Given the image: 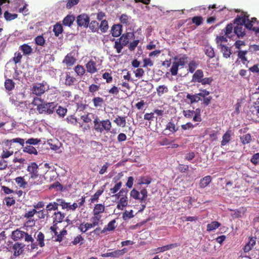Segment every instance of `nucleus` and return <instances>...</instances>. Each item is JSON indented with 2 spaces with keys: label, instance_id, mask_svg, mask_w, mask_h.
<instances>
[{
  "label": "nucleus",
  "instance_id": "6e6d98bb",
  "mask_svg": "<svg viewBox=\"0 0 259 259\" xmlns=\"http://www.w3.org/2000/svg\"><path fill=\"white\" fill-rule=\"evenodd\" d=\"M57 178L56 173L53 171H50L47 173L46 177L45 179L51 182L54 180H55Z\"/></svg>",
  "mask_w": 259,
  "mask_h": 259
},
{
  "label": "nucleus",
  "instance_id": "dca6fc26",
  "mask_svg": "<svg viewBox=\"0 0 259 259\" xmlns=\"http://www.w3.org/2000/svg\"><path fill=\"white\" fill-rule=\"evenodd\" d=\"M115 219H113L112 221H110L108 223L106 227H105L103 230H102L101 233L102 234H105L108 231L110 232L114 231L116 227V225H115Z\"/></svg>",
  "mask_w": 259,
  "mask_h": 259
},
{
  "label": "nucleus",
  "instance_id": "69168bd1",
  "mask_svg": "<svg viewBox=\"0 0 259 259\" xmlns=\"http://www.w3.org/2000/svg\"><path fill=\"white\" fill-rule=\"evenodd\" d=\"M99 27L100 28V29L102 32H106L108 29V24L107 21L105 20L101 21Z\"/></svg>",
  "mask_w": 259,
  "mask_h": 259
},
{
  "label": "nucleus",
  "instance_id": "7ed1b4c3",
  "mask_svg": "<svg viewBox=\"0 0 259 259\" xmlns=\"http://www.w3.org/2000/svg\"><path fill=\"white\" fill-rule=\"evenodd\" d=\"M135 36L133 32H129L123 34L115 41L114 48L117 53H120L123 47L128 44L130 40Z\"/></svg>",
  "mask_w": 259,
  "mask_h": 259
},
{
  "label": "nucleus",
  "instance_id": "c756f323",
  "mask_svg": "<svg viewBox=\"0 0 259 259\" xmlns=\"http://www.w3.org/2000/svg\"><path fill=\"white\" fill-rule=\"evenodd\" d=\"M186 98L190 100V103L191 104L197 103L201 100V98L199 97L198 94H195L194 95L188 94L186 96Z\"/></svg>",
  "mask_w": 259,
  "mask_h": 259
},
{
  "label": "nucleus",
  "instance_id": "a878e982",
  "mask_svg": "<svg viewBox=\"0 0 259 259\" xmlns=\"http://www.w3.org/2000/svg\"><path fill=\"white\" fill-rule=\"evenodd\" d=\"M102 215H96L93 214V216L91 218V224L94 227L98 226L100 223L102 224Z\"/></svg>",
  "mask_w": 259,
  "mask_h": 259
},
{
  "label": "nucleus",
  "instance_id": "4c0bfd02",
  "mask_svg": "<svg viewBox=\"0 0 259 259\" xmlns=\"http://www.w3.org/2000/svg\"><path fill=\"white\" fill-rule=\"evenodd\" d=\"M93 102L95 107H100L104 103V100L102 98L100 97H95L93 98Z\"/></svg>",
  "mask_w": 259,
  "mask_h": 259
},
{
  "label": "nucleus",
  "instance_id": "13d9d810",
  "mask_svg": "<svg viewBox=\"0 0 259 259\" xmlns=\"http://www.w3.org/2000/svg\"><path fill=\"white\" fill-rule=\"evenodd\" d=\"M179 67V65L177 64L176 61L172 63L171 67L170 69V71L172 75L175 76L178 74Z\"/></svg>",
  "mask_w": 259,
  "mask_h": 259
},
{
  "label": "nucleus",
  "instance_id": "8fccbe9b",
  "mask_svg": "<svg viewBox=\"0 0 259 259\" xmlns=\"http://www.w3.org/2000/svg\"><path fill=\"white\" fill-rule=\"evenodd\" d=\"M203 19L201 16H194L192 18V22L197 26L201 25L203 23Z\"/></svg>",
  "mask_w": 259,
  "mask_h": 259
},
{
  "label": "nucleus",
  "instance_id": "864d4df0",
  "mask_svg": "<svg viewBox=\"0 0 259 259\" xmlns=\"http://www.w3.org/2000/svg\"><path fill=\"white\" fill-rule=\"evenodd\" d=\"M67 110L66 108L59 106L56 110L57 114L61 117H64L67 113Z\"/></svg>",
  "mask_w": 259,
  "mask_h": 259
},
{
  "label": "nucleus",
  "instance_id": "c85d7f7f",
  "mask_svg": "<svg viewBox=\"0 0 259 259\" xmlns=\"http://www.w3.org/2000/svg\"><path fill=\"white\" fill-rule=\"evenodd\" d=\"M75 20V17L72 15H68L63 20V24L65 26H70Z\"/></svg>",
  "mask_w": 259,
  "mask_h": 259
},
{
  "label": "nucleus",
  "instance_id": "f704fd0d",
  "mask_svg": "<svg viewBox=\"0 0 259 259\" xmlns=\"http://www.w3.org/2000/svg\"><path fill=\"white\" fill-rule=\"evenodd\" d=\"M203 72L200 70L198 69L194 73L193 75V80L195 81L198 82L203 78Z\"/></svg>",
  "mask_w": 259,
  "mask_h": 259
},
{
  "label": "nucleus",
  "instance_id": "09e8293b",
  "mask_svg": "<svg viewBox=\"0 0 259 259\" xmlns=\"http://www.w3.org/2000/svg\"><path fill=\"white\" fill-rule=\"evenodd\" d=\"M74 71L77 73V74L79 76L83 75L85 72L83 66L80 65H77L76 66H75Z\"/></svg>",
  "mask_w": 259,
  "mask_h": 259
},
{
  "label": "nucleus",
  "instance_id": "393cba45",
  "mask_svg": "<svg viewBox=\"0 0 259 259\" xmlns=\"http://www.w3.org/2000/svg\"><path fill=\"white\" fill-rule=\"evenodd\" d=\"M255 244V239L253 238H250L249 241L243 247V250L245 252H248L253 247Z\"/></svg>",
  "mask_w": 259,
  "mask_h": 259
},
{
  "label": "nucleus",
  "instance_id": "5701e85b",
  "mask_svg": "<svg viewBox=\"0 0 259 259\" xmlns=\"http://www.w3.org/2000/svg\"><path fill=\"white\" fill-rule=\"evenodd\" d=\"M114 122L118 126L124 127L126 125V117L117 116L114 120Z\"/></svg>",
  "mask_w": 259,
  "mask_h": 259
},
{
  "label": "nucleus",
  "instance_id": "2f4dec72",
  "mask_svg": "<svg viewBox=\"0 0 259 259\" xmlns=\"http://www.w3.org/2000/svg\"><path fill=\"white\" fill-rule=\"evenodd\" d=\"M105 187V185H104L102 187V189L98 190L95 194L91 198V202L93 203L95 202H97L98 201L99 198L100 196L102 195L104 190V188Z\"/></svg>",
  "mask_w": 259,
  "mask_h": 259
},
{
  "label": "nucleus",
  "instance_id": "6e6552de",
  "mask_svg": "<svg viewBox=\"0 0 259 259\" xmlns=\"http://www.w3.org/2000/svg\"><path fill=\"white\" fill-rule=\"evenodd\" d=\"M31 91L33 94L40 96L46 91L45 85L42 83H35L32 87Z\"/></svg>",
  "mask_w": 259,
  "mask_h": 259
},
{
  "label": "nucleus",
  "instance_id": "2eb2a0df",
  "mask_svg": "<svg viewBox=\"0 0 259 259\" xmlns=\"http://www.w3.org/2000/svg\"><path fill=\"white\" fill-rule=\"evenodd\" d=\"M179 245V244L176 243H172L170 244L167 245L163 246L162 247H159L155 249H154V251L155 253H159V252H162L166 250H170L173 248L177 247Z\"/></svg>",
  "mask_w": 259,
  "mask_h": 259
},
{
  "label": "nucleus",
  "instance_id": "b1692460",
  "mask_svg": "<svg viewBox=\"0 0 259 259\" xmlns=\"http://www.w3.org/2000/svg\"><path fill=\"white\" fill-rule=\"evenodd\" d=\"M65 217L64 214L60 211L55 212L54 214L53 223L57 224L61 223Z\"/></svg>",
  "mask_w": 259,
  "mask_h": 259
},
{
  "label": "nucleus",
  "instance_id": "774afa93",
  "mask_svg": "<svg viewBox=\"0 0 259 259\" xmlns=\"http://www.w3.org/2000/svg\"><path fill=\"white\" fill-rule=\"evenodd\" d=\"M166 129L168 130L172 133H175L178 131V128H176L173 122H169L167 125Z\"/></svg>",
  "mask_w": 259,
  "mask_h": 259
},
{
  "label": "nucleus",
  "instance_id": "9d476101",
  "mask_svg": "<svg viewBox=\"0 0 259 259\" xmlns=\"http://www.w3.org/2000/svg\"><path fill=\"white\" fill-rule=\"evenodd\" d=\"M90 18L86 14H81L77 17V23L79 26L87 27L89 26Z\"/></svg>",
  "mask_w": 259,
  "mask_h": 259
},
{
  "label": "nucleus",
  "instance_id": "ea45409f",
  "mask_svg": "<svg viewBox=\"0 0 259 259\" xmlns=\"http://www.w3.org/2000/svg\"><path fill=\"white\" fill-rule=\"evenodd\" d=\"M4 17L7 21H10L17 18L18 15L17 14H11L6 11L4 14Z\"/></svg>",
  "mask_w": 259,
  "mask_h": 259
},
{
  "label": "nucleus",
  "instance_id": "4468645a",
  "mask_svg": "<svg viewBox=\"0 0 259 259\" xmlns=\"http://www.w3.org/2000/svg\"><path fill=\"white\" fill-rule=\"evenodd\" d=\"M36 235V240L37 242H36L37 244V248H38V246H39L40 247H43L45 245V235L41 232L37 231L35 233V236Z\"/></svg>",
  "mask_w": 259,
  "mask_h": 259
},
{
  "label": "nucleus",
  "instance_id": "a211bd4d",
  "mask_svg": "<svg viewBox=\"0 0 259 259\" xmlns=\"http://www.w3.org/2000/svg\"><path fill=\"white\" fill-rule=\"evenodd\" d=\"M111 34L113 37H118L121 34L122 28L120 24L113 25L111 28Z\"/></svg>",
  "mask_w": 259,
  "mask_h": 259
},
{
  "label": "nucleus",
  "instance_id": "bb28decb",
  "mask_svg": "<svg viewBox=\"0 0 259 259\" xmlns=\"http://www.w3.org/2000/svg\"><path fill=\"white\" fill-rule=\"evenodd\" d=\"M92 228L94 227L91 223H82L78 227V229L81 232L84 233Z\"/></svg>",
  "mask_w": 259,
  "mask_h": 259
},
{
  "label": "nucleus",
  "instance_id": "603ef678",
  "mask_svg": "<svg viewBox=\"0 0 259 259\" xmlns=\"http://www.w3.org/2000/svg\"><path fill=\"white\" fill-rule=\"evenodd\" d=\"M198 64L195 61L192 60L188 64L189 71L190 73H193L197 67L198 66Z\"/></svg>",
  "mask_w": 259,
  "mask_h": 259
},
{
  "label": "nucleus",
  "instance_id": "c03bdc74",
  "mask_svg": "<svg viewBox=\"0 0 259 259\" xmlns=\"http://www.w3.org/2000/svg\"><path fill=\"white\" fill-rule=\"evenodd\" d=\"M53 31L56 36H58L63 31V27L60 24L57 23L54 26Z\"/></svg>",
  "mask_w": 259,
  "mask_h": 259
},
{
  "label": "nucleus",
  "instance_id": "79ce46f5",
  "mask_svg": "<svg viewBox=\"0 0 259 259\" xmlns=\"http://www.w3.org/2000/svg\"><path fill=\"white\" fill-rule=\"evenodd\" d=\"M205 54L209 58H212L214 57L213 49L210 46H205L204 48Z\"/></svg>",
  "mask_w": 259,
  "mask_h": 259
},
{
  "label": "nucleus",
  "instance_id": "6ab92c4d",
  "mask_svg": "<svg viewBox=\"0 0 259 259\" xmlns=\"http://www.w3.org/2000/svg\"><path fill=\"white\" fill-rule=\"evenodd\" d=\"M212 179L210 176H205L200 179L199 186L200 188H204L211 182Z\"/></svg>",
  "mask_w": 259,
  "mask_h": 259
},
{
  "label": "nucleus",
  "instance_id": "f257e3e1",
  "mask_svg": "<svg viewBox=\"0 0 259 259\" xmlns=\"http://www.w3.org/2000/svg\"><path fill=\"white\" fill-rule=\"evenodd\" d=\"M24 238V240L26 242L31 243V249L32 250L37 248V244L34 242V239L31 235L28 234L27 232H25L19 229L13 231L12 233V239L14 241H18Z\"/></svg>",
  "mask_w": 259,
  "mask_h": 259
},
{
  "label": "nucleus",
  "instance_id": "4d7b16f0",
  "mask_svg": "<svg viewBox=\"0 0 259 259\" xmlns=\"http://www.w3.org/2000/svg\"><path fill=\"white\" fill-rule=\"evenodd\" d=\"M35 42L37 45L44 46L46 40L42 35H38L35 37Z\"/></svg>",
  "mask_w": 259,
  "mask_h": 259
},
{
  "label": "nucleus",
  "instance_id": "4be33fe9",
  "mask_svg": "<svg viewBox=\"0 0 259 259\" xmlns=\"http://www.w3.org/2000/svg\"><path fill=\"white\" fill-rule=\"evenodd\" d=\"M20 49L22 52L23 55L25 56L29 55L32 52V48L27 44H24L20 46Z\"/></svg>",
  "mask_w": 259,
  "mask_h": 259
},
{
  "label": "nucleus",
  "instance_id": "412c9836",
  "mask_svg": "<svg viewBox=\"0 0 259 259\" xmlns=\"http://www.w3.org/2000/svg\"><path fill=\"white\" fill-rule=\"evenodd\" d=\"M75 62L76 59L70 54H68L63 61V63L67 66H72Z\"/></svg>",
  "mask_w": 259,
  "mask_h": 259
},
{
  "label": "nucleus",
  "instance_id": "0eeeda50",
  "mask_svg": "<svg viewBox=\"0 0 259 259\" xmlns=\"http://www.w3.org/2000/svg\"><path fill=\"white\" fill-rule=\"evenodd\" d=\"M216 42L218 47L221 49L224 57H227V46L224 43L227 42V36H220L216 38Z\"/></svg>",
  "mask_w": 259,
  "mask_h": 259
},
{
  "label": "nucleus",
  "instance_id": "f8f14e48",
  "mask_svg": "<svg viewBox=\"0 0 259 259\" xmlns=\"http://www.w3.org/2000/svg\"><path fill=\"white\" fill-rule=\"evenodd\" d=\"M85 67L88 72L94 74L98 71L96 63L93 60H90L86 64Z\"/></svg>",
  "mask_w": 259,
  "mask_h": 259
},
{
  "label": "nucleus",
  "instance_id": "c9c22d12",
  "mask_svg": "<svg viewBox=\"0 0 259 259\" xmlns=\"http://www.w3.org/2000/svg\"><path fill=\"white\" fill-rule=\"evenodd\" d=\"M5 87L7 91H11L15 87V82L11 79H7L5 81Z\"/></svg>",
  "mask_w": 259,
  "mask_h": 259
},
{
  "label": "nucleus",
  "instance_id": "7c9ffc66",
  "mask_svg": "<svg viewBox=\"0 0 259 259\" xmlns=\"http://www.w3.org/2000/svg\"><path fill=\"white\" fill-rule=\"evenodd\" d=\"M246 20H247V16L245 15H242L241 16L235 19L234 24L236 25H243V26H244Z\"/></svg>",
  "mask_w": 259,
  "mask_h": 259
},
{
  "label": "nucleus",
  "instance_id": "49530a36",
  "mask_svg": "<svg viewBox=\"0 0 259 259\" xmlns=\"http://www.w3.org/2000/svg\"><path fill=\"white\" fill-rule=\"evenodd\" d=\"M122 182L120 181L117 183L113 188L110 189V192L112 194L116 193L118 191L120 190Z\"/></svg>",
  "mask_w": 259,
  "mask_h": 259
},
{
  "label": "nucleus",
  "instance_id": "aec40b11",
  "mask_svg": "<svg viewBox=\"0 0 259 259\" xmlns=\"http://www.w3.org/2000/svg\"><path fill=\"white\" fill-rule=\"evenodd\" d=\"M105 207L104 204H97L95 205L93 210V214L102 215L101 214L105 211Z\"/></svg>",
  "mask_w": 259,
  "mask_h": 259
},
{
  "label": "nucleus",
  "instance_id": "58836bf2",
  "mask_svg": "<svg viewBox=\"0 0 259 259\" xmlns=\"http://www.w3.org/2000/svg\"><path fill=\"white\" fill-rule=\"evenodd\" d=\"M152 182V179L149 177H141L138 180V184L141 185H149Z\"/></svg>",
  "mask_w": 259,
  "mask_h": 259
},
{
  "label": "nucleus",
  "instance_id": "1a4fd4ad",
  "mask_svg": "<svg viewBox=\"0 0 259 259\" xmlns=\"http://www.w3.org/2000/svg\"><path fill=\"white\" fill-rule=\"evenodd\" d=\"M126 252V249L124 248L121 250H116L112 252L102 254L101 256L103 257L111 256L112 257L118 258L121 256H122Z\"/></svg>",
  "mask_w": 259,
  "mask_h": 259
},
{
  "label": "nucleus",
  "instance_id": "423d86ee",
  "mask_svg": "<svg viewBox=\"0 0 259 259\" xmlns=\"http://www.w3.org/2000/svg\"><path fill=\"white\" fill-rule=\"evenodd\" d=\"M45 177L39 174L35 177L29 178V184L30 188H37L44 183Z\"/></svg>",
  "mask_w": 259,
  "mask_h": 259
},
{
  "label": "nucleus",
  "instance_id": "f3484780",
  "mask_svg": "<svg viewBox=\"0 0 259 259\" xmlns=\"http://www.w3.org/2000/svg\"><path fill=\"white\" fill-rule=\"evenodd\" d=\"M24 245L21 243L17 242L13 246V250L14 252V255L19 256L23 251V248Z\"/></svg>",
  "mask_w": 259,
  "mask_h": 259
},
{
  "label": "nucleus",
  "instance_id": "cd10ccee",
  "mask_svg": "<svg viewBox=\"0 0 259 259\" xmlns=\"http://www.w3.org/2000/svg\"><path fill=\"white\" fill-rule=\"evenodd\" d=\"M15 182L20 188H25L27 185V182L23 177H18L15 179Z\"/></svg>",
  "mask_w": 259,
  "mask_h": 259
},
{
  "label": "nucleus",
  "instance_id": "a19ab883",
  "mask_svg": "<svg viewBox=\"0 0 259 259\" xmlns=\"http://www.w3.org/2000/svg\"><path fill=\"white\" fill-rule=\"evenodd\" d=\"M23 151L26 153H28L30 154H37V150L32 146L29 145L24 147Z\"/></svg>",
  "mask_w": 259,
  "mask_h": 259
},
{
  "label": "nucleus",
  "instance_id": "9b49d317",
  "mask_svg": "<svg viewBox=\"0 0 259 259\" xmlns=\"http://www.w3.org/2000/svg\"><path fill=\"white\" fill-rule=\"evenodd\" d=\"M27 170L29 172L30 177L33 178L37 176L38 173V165L34 162H31L27 166Z\"/></svg>",
  "mask_w": 259,
  "mask_h": 259
},
{
  "label": "nucleus",
  "instance_id": "39448f33",
  "mask_svg": "<svg viewBox=\"0 0 259 259\" xmlns=\"http://www.w3.org/2000/svg\"><path fill=\"white\" fill-rule=\"evenodd\" d=\"M127 190L126 189H121L119 192V195H121L119 201L117 205V209L123 210V208L127 206L128 199L127 197Z\"/></svg>",
  "mask_w": 259,
  "mask_h": 259
},
{
  "label": "nucleus",
  "instance_id": "680f3d73",
  "mask_svg": "<svg viewBox=\"0 0 259 259\" xmlns=\"http://www.w3.org/2000/svg\"><path fill=\"white\" fill-rule=\"evenodd\" d=\"M140 193L142 195L140 198V202L143 203V202H145L148 196V192L147 189L146 188L142 189L140 191Z\"/></svg>",
  "mask_w": 259,
  "mask_h": 259
},
{
  "label": "nucleus",
  "instance_id": "f03ea898",
  "mask_svg": "<svg viewBox=\"0 0 259 259\" xmlns=\"http://www.w3.org/2000/svg\"><path fill=\"white\" fill-rule=\"evenodd\" d=\"M34 100H39L41 102L38 104L36 107L37 111L41 114L50 115L53 113L57 105L54 102L49 103L44 102L41 98H36Z\"/></svg>",
  "mask_w": 259,
  "mask_h": 259
},
{
  "label": "nucleus",
  "instance_id": "473e14b6",
  "mask_svg": "<svg viewBox=\"0 0 259 259\" xmlns=\"http://www.w3.org/2000/svg\"><path fill=\"white\" fill-rule=\"evenodd\" d=\"M221 226V224L217 221H213L210 224H208L207 225V229L206 230L208 232H211L214 230H215L217 228H219Z\"/></svg>",
  "mask_w": 259,
  "mask_h": 259
},
{
  "label": "nucleus",
  "instance_id": "bf43d9fd",
  "mask_svg": "<svg viewBox=\"0 0 259 259\" xmlns=\"http://www.w3.org/2000/svg\"><path fill=\"white\" fill-rule=\"evenodd\" d=\"M247 52H248L247 51H239L238 52V58L242 60V61L243 63H244L245 62L247 61V58L245 57Z\"/></svg>",
  "mask_w": 259,
  "mask_h": 259
},
{
  "label": "nucleus",
  "instance_id": "5fc2aeb1",
  "mask_svg": "<svg viewBox=\"0 0 259 259\" xmlns=\"http://www.w3.org/2000/svg\"><path fill=\"white\" fill-rule=\"evenodd\" d=\"M89 27L93 32L98 31L99 28V23L96 21H92L89 25Z\"/></svg>",
  "mask_w": 259,
  "mask_h": 259
},
{
  "label": "nucleus",
  "instance_id": "72a5a7b5",
  "mask_svg": "<svg viewBox=\"0 0 259 259\" xmlns=\"http://www.w3.org/2000/svg\"><path fill=\"white\" fill-rule=\"evenodd\" d=\"M188 59V57L186 56V55H184L182 57H180V58H178L177 57H175L174 59L175 60H177L176 62L177 63L178 65H179V66L183 67L185 65L187 60Z\"/></svg>",
  "mask_w": 259,
  "mask_h": 259
},
{
  "label": "nucleus",
  "instance_id": "a18cd8bd",
  "mask_svg": "<svg viewBox=\"0 0 259 259\" xmlns=\"http://www.w3.org/2000/svg\"><path fill=\"white\" fill-rule=\"evenodd\" d=\"M11 143H18L22 146H24V140L20 138H17L10 140H7L6 141L7 145L8 146L9 145V144H11Z\"/></svg>",
  "mask_w": 259,
  "mask_h": 259
},
{
  "label": "nucleus",
  "instance_id": "ddd939ff",
  "mask_svg": "<svg viewBox=\"0 0 259 259\" xmlns=\"http://www.w3.org/2000/svg\"><path fill=\"white\" fill-rule=\"evenodd\" d=\"M234 32L238 38H242L245 35L244 26L243 25H236L234 28Z\"/></svg>",
  "mask_w": 259,
  "mask_h": 259
},
{
  "label": "nucleus",
  "instance_id": "052dcab7",
  "mask_svg": "<svg viewBox=\"0 0 259 259\" xmlns=\"http://www.w3.org/2000/svg\"><path fill=\"white\" fill-rule=\"evenodd\" d=\"M67 234V231L65 229H63L62 230L59 234H57L56 236V238L55 239V241L56 242H60L63 240V237L64 235H66Z\"/></svg>",
  "mask_w": 259,
  "mask_h": 259
},
{
  "label": "nucleus",
  "instance_id": "de8ad7c7",
  "mask_svg": "<svg viewBox=\"0 0 259 259\" xmlns=\"http://www.w3.org/2000/svg\"><path fill=\"white\" fill-rule=\"evenodd\" d=\"M76 81L75 78L71 76L69 74H67L65 80V84L67 85H71Z\"/></svg>",
  "mask_w": 259,
  "mask_h": 259
},
{
  "label": "nucleus",
  "instance_id": "e433bc0d",
  "mask_svg": "<svg viewBox=\"0 0 259 259\" xmlns=\"http://www.w3.org/2000/svg\"><path fill=\"white\" fill-rule=\"evenodd\" d=\"M240 140L242 144L243 145H246L250 143L252 139L250 134H247L241 136Z\"/></svg>",
  "mask_w": 259,
  "mask_h": 259
},
{
  "label": "nucleus",
  "instance_id": "20e7f679",
  "mask_svg": "<svg viewBox=\"0 0 259 259\" xmlns=\"http://www.w3.org/2000/svg\"><path fill=\"white\" fill-rule=\"evenodd\" d=\"M93 123L94 129L98 133H102L104 131L108 133L111 129L112 124L109 119L100 120L99 117L96 116Z\"/></svg>",
  "mask_w": 259,
  "mask_h": 259
},
{
  "label": "nucleus",
  "instance_id": "3c124183",
  "mask_svg": "<svg viewBox=\"0 0 259 259\" xmlns=\"http://www.w3.org/2000/svg\"><path fill=\"white\" fill-rule=\"evenodd\" d=\"M57 209L58 206L56 202H50L46 206V211L47 212Z\"/></svg>",
  "mask_w": 259,
  "mask_h": 259
},
{
  "label": "nucleus",
  "instance_id": "37998d69",
  "mask_svg": "<svg viewBox=\"0 0 259 259\" xmlns=\"http://www.w3.org/2000/svg\"><path fill=\"white\" fill-rule=\"evenodd\" d=\"M57 206H61L62 209H67L70 207V203L66 202L62 199H57Z\"/></svg>",
  "mask_w": 259,
  "mask_h": 259
},
{
  "label": "nucleus",
  "instance_id": "e2e57ef3",
  "mask_svg": "<svg viewBox=\"0 0 259 259\" xmlns=\"http://www.w3.org/2000/svg\"><path fill=\"white\" fill-rule=\"evenodd\" d=\"M157 94L159 96H161L164 92H167V88L164 85H159L156 89Z\"/></svg>",
  "mask_w": 259,
  "mask_h": 259
},
{
  "label": "nucleus",
  "instance_id": "0e129e2a",
  "mask_svg": "<svg viewBox=\"0 0 259 259\" xmlns=\"http://www.w3.org/2000/svg\"><path fill=\"white\" fill-rule=\"evenodd\" d=\"M120 21L121 23L126 25L130 23V18L127 15L123 14L121 15Z\"/></svg>",
  "mask_w": 259,
  "mask_h": 259
},
{
  "label": "nucleus",
  "instance_id": "338daca9",
  "mask_svg": "<svg viewBox=\"0 0 259 259\" xmlns=\"http://www.w3.org/2000/svg\"><path fill=\"white\" fill-rule=\"evenodd\" d=\"M130 196L134 199L139 200L140 201V192L136 189H134L131 191Z\"/></svg>",
  "mask_w": 259,
  "mask_h": 259
}]
</instances>
